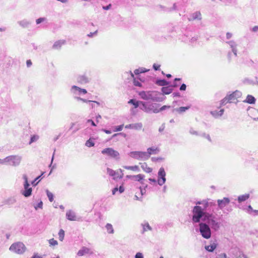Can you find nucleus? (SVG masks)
<instances>
[{
    "label": "nucleus",
    "instance_id": "obj_1",
    "mask_svg": "<svg viewBox=\"0 0 258 258\" xmlns=\"http://www.w3.org/2000/svg\"><path fill=\"white\" fill-rule=\"evenodd\" d=\"M195 211L193 223H197L203 221L207 223L210 228L215 231L219 229L220 223L216 221V216L214 214V211L204 212L201 210L200 208H196Z\"/></svg>",
    "mask_w": 258,
    "mask_h": 258
},
{
    "label": "nucleus",
    "instance_id": "obj_2",
    "mask_svg": "<svg viewBox=\"0 0 258 258\" xmlns=\"http://www.w3.org/2000/svg\"><path fill=\"white\" fill-rule=\"evenodd\" d=\"M196 206H194L192 210V221L194 222V216L196 214L195 208H200L201 210L204 212H208L209 211L214 212L216 205L215 203L210 201L209 200L198 201L196 203Z\"/></svg>",
    "mask_w": 258,
    "mask_h": 258
},
{
    "label": "nucleus",
    "instance_id": "obj_3",
    "mask_svg": "<svg viewBox=\"0 0 258 258\" xmlns=\"http://www.w3.org/2000/svg\"><path fill=\"white\" fill-rule=\"evenodd\" d=\"M139 95L144 100H153L157 101L160 98V94L159 92L155 91H141L139 93Z\"/></svg>",
    "mask_w": 258,
    "mask_h": 258
},
{
    "label": "nucleus",
    "instance_id": "obj_4",
    "mask_svg": "<svg viewBox=\"0 0 258 258\" xmlns=\"http://www.w3.org/2000/svg\"><path fill=\"white\" fill-rule=\"evenodd\" d=\"M199 230L203 237L209 239L211 236V230L209 225L205 222L199 223Z\"/></svg>",
    "mask_w": 258,
    "mask_h": 258
},
{
    "label": "nucleus",
    "instance_id": "obj_5",
    "mask_svg": "<svg viewBox=\"0 0 258 258\" xmlns=\"http://www.w3.org/2000/svg\"><path fill=\"white\" fill-rule=\"evenodd\" d=\"M130 157L138 160H146L149 159V154L146 152L132 151L129 153Z\"/></svg>",
    "mask_w": 258,
    "mask_h": 258
},
{
    "label": "nucleus",
    "instance_id": "obj_6",
    "mask_svg": "<svg viewBox=\"0 0 258 258\" xmlns=\"http://www.w3.org/2000/svg\"><path fill=\"white\" fill-rule=\"evenodd\" d=\"M10 250L17 253L22 254L26 250V247L22 242H17L11 245Z\"/></svg>",
    "mask_w": 258,
    "mask_h": 258
},
{
    "label": "nucleus",
    "instance_id": "obj_7",
    "mask_svg": "<svg viewBox=\"0 0 258 258\" xmlns=\"http://www.w3.org/2000/svg\"><path fill=\"white\" fill-rule=\"evenodd\" d=\"M107 172L110 176H112L114 180L121 179L122 178L123 175L122 170L120 169L117 171H114L112 169L107 168Z\"/></svg>",
    "mask_w": 258,
    "mask_h": 258
},
{
    "label": "nucleus",
    "instance_id": "obj_8",
    "mask_svg": "<svg viewBox=\"0 0 258 258\" xmlns=\"http://www.w3.org/2000/svg\"><path fill=\"white\" fill-rule=\"evenodd\" d=\"M23 178L25 180L24 184L25 190L22 192V194L25 197H29L32 194V188L29 187L30 185L28 183V178L26 175H24Z\"/></svg>",
    "mask_w": 258,
    "mask_h": 258
},
{
    "label": "nucleus",
    "instance_id": "obj_9",
    "mask_svg": "<svg viewBox=\"0 0 258 258\" xmlns=\"http://www.w3.org/2000/svg\"><path fill=\"white\" fill-rule=\"evenodd\" d=\"M103 154H107L112 158H116L119 156V153L111 148H107L101 151Z\"/></svg>",
    "mask_w": 258,
    "mask_h": 258
},
{
    "label": "nucleus",
    "instance_id": "obj_10",
    "mask_svg": "<svg viewBox=\"0 0 258 258\" xmlns=\"http://www.w3.org/2000/svg\"><path fill=\"white\" fill-rule=\"evenodd\" d=\"M230 202V199L226 197H225L221 200L219 199L217 201L218 208L220 210H222L225 207L229 204Z\"/></svg>",
    "mask_w": 258,
    "mask_h": 258
},
{
    "label": "nucleus",
    "instance_id": "obj_11",
    "mask_svg": "<svg viewBox=\"0 0 258 258\" xmlns=\"http://www.w3.org/2000/svg\"><path fill=\"white\" fill-rule=\"evenodd\" d=\"M128 103L129 104H132L133 105H134L135 108H137V107H138L139 106V104H142L143 106V108L142 109L146 112H147L148 111V109H147V106H146V104L143 102L137 101L134 99H131L128 102Z\"/></svg>",
    "mask_w": 258,
    "mask_h": 258
},
{
    "label": "nucleus",
    "instance_id": "obj_12",
    "mask_svg": "<svg viewBox=\"0 0 258 258\" xmlns=\"http://www.w3.org/2000/svg\"><path fill=\"white\" fill-rule=\"evenodd\" d=\"M147 109L148 110L147 112L152 111L154 113L159 112L161 110V108L160 107V105L156 103H153L150 105V107H147Z\"/></svg>",
    "mask_w": 258,
    "mask_h": 258
},
{
    "label": "nucleus",
    "instance_id": "obj_13",
    "mask_svg": "<svg viewBox=\"0 0 258 258\" xmlns=\"http://www.w3.org/2000/svg\"><path fill=\"white\" fill-rule=\"evenodd\" d=\"M144 177H145V176L141 174H138L136 175H128L126 176L127 178L131 179L135 181H140V182L142 181L144 179Z\"/></svg>",
    "mask_w": 258,
    "mask_h": 258
},
{
    "label": "nucleus",
    "instance_id": "obj_14",
    "mask_svg": "<svg viewBox=\"0 0 258 258\" xmlns=\"http://www.w3.org/2000/svg\"><path fill=\"white\" fill-rule=\"evenodd\" d=\"M227 44H228L231 48L232 52L233 53L234 55L235 56H237V50L236 48L237 44H236L235 42L233 40H230L229 41L226 42Z\"/></svg>",
    "mask_w": 258,
    "mask_h": 258
},
{
    "label": "nucleus",
    "instance_id": "obj_15",
    "mask_svg": "<svg viewBox=\"0 0 258 258\" xmlns=\"http://www.w3.org/2000/svg\"><path fill=\"white\" fill-rule=\"evenodd\" d=\"M242 95V93L240 91L236 90L233 92L232 93L228 95L229 99L232 100H234L237 99V98H240Z\"/></svg>",
    "mask_w": 258,
    "mask_h": 258
},
{
    "label": "nucleus",
    "instance_id": "obj_16",
    "mask_svg": "<svg viewBox=\"0 0 258 258\" xmlns=\"http://www.w3.org/2000/svg\"><path fill=\"white\" fill-rule=\"evenodd\" d=\"M217 245V241L215 240L214 241H211L210 245L205 246V249L209 252H213L216 248Z\"/></svg>",
    "mask_w": 258,
    "mask_h": 258
},
{
    "label": "nucleus",
    "instance_id": "obj_17",
    "mask_svg": "<svg viewBox=\"0 0 258 258\" xmlns=\"http://www.w3.org/2000/svg\"><path fill=\"white\" fill-rule=\"evenodd\" d=\"M139 164L142 170L146 173H150L152 171V168L150 167L146 162H140Z\"/></svg>",
    "mask_w": 258,
    "mask_h": 258
},
{
    "label": "nucleus",
    "instance_id": "obj_18",
    "mask_svg": "<svg viewBox=\"0 0 258 258\" xmlns=\"http://www.w3.org/2000/svg\"><path fill=\"white\" fill-rule=\"evenodd\" d=\"M202 19V15L200 12H196L193 13L191 15V18H189V21H192L195 20H201Z\"/></svg>",
    "mask_w": 258,
    "mask_h": 258
},
{
    "label": "nucleus",
    "instance_id": "obj_19",
    "mask_svg": "<svg viewBox=\"0 0 258 258\" xmlns=\"http://www.w3.org/2000/svg\"><path fill=\"white\" fill-rule=\"evenodd\" d=\"M90 252V250L89 248L86 247H83L80 250H79L78 252V255L79 256H83L86 254H88Z\"/></svg>",
    "mask_w": 258,
    "mask_h": 258
},
{
    "label": "nucleus",
    "instance_id": "obj_20",
    "mask_svg": "<svg viewBox=\"0 0 258 258\" xmlns=\"http://www.w3.org/2000/svg\"><path fill=\"white\" fill-rule=\"evenodd\" d=\"M159 149H158L157 148H149L147 149V152H146V153L149 154V158L151 155L156 154L159 152Z\"/></svg>",
    "mask_w": 258,
    "mask_h": 258
},
{
    "label": "nucleus",
    "instance_id": "obj_21",
    "mask_svg": "<svg viewBox=\"0 0 258 258\" xmlns=\"http://www.w3.org/2000/svg\"><path fill=\"white\" fill-rule=\"evenodd\" d=\"M190 107V106H187L185 107H180L179 108H174L173 111H176L179 114H181L186 110H188Z\"/></svg>",
    "mask_w": 258,
    "mask_h": 258
},
{
    "label": "nucleus",
    "instance_id": "obj_22",
    "mask_svg": "<svg viewBox=\"0 0 258 258\" xmlns=\"http://www.w3.org/2000/svg\"><path fill=\"white\" fill-rule=\"evenodd\" d=\"M66 216L68 220L75 221L76 220V216L75 213L72 211H69L67 212Z\"/></svg>",
    "mask_w": 258,
    "mask_h": 258
},
{
    "label": "nucleus",
    "instance_id": "obj_23",
    "mask_svg": "<svg viewBox=\"0 0 258 258\" xmlns=\"http://www.w3.org/2000/svg\"><path fill=\"white\" fill-rule=\"evenodd\" d=\"M255 98L252 95H248L246 97V99L244 101V102H246L249 104H254L255 102Z\"/></svg>",
    "mask_w": 258,
    "mask_h": 258
},
{
    "label": "nucleus",
    "instance_id": "obj_24",
    "mask_svg": "<svg viewBox=\"0 0 258 258\" xmlns=\"http://www.w3.org/2000/svg\"><path fill=\"white\" fill-rule=\"evenodd\" d=\"M173 89L172 86L169 85L167 87H162V95L163 94H169L172 92Z\"/></svg>",
    "mask_w": 258,
    "mask_h": 258
},
{
    "label": "nucleus",
    "instance_id": "obj_25",
    "mask_svg": "<svg viewBox=\"0 0 258 258\" xmlns=\"http://www.w3.org/2000/svg\"><path fill=\"white\" fill-rule=\"evenodd\" d=\"M124 168L134 172H139L140 171L139 167L138 165L125 166H124Z\"/></svg>",
    "mask_w": 258,
    "mask_h": 258
},
{
    "label": "nucleus",
    "instance_id": "obj_26",
    "mask_svg": "<svg viewBox=\"0 0 258 258\" xmlns=\"http://www.w3.org/2000/svg\"><path fill=\"white\" fill-rule=\"evenodd\" d=\"M249 198V194H245L243 195L239 196L237 198V201L238 203H241L242 202L245 201Z\"/></svg>",
    "mask_w": 258,
    "mask_h": 258
},
{
    "label": "nucleus",
    "instance_id": "obj_27",
    "mask_svg": "<svg viewBox=\"0 0 258 258\" xmlns=\"http://www.w3.org/2000/svg\"><path fill=\"white\" fill-rule=\"evenodd\" d=\"M232 258H248L246 255L242 253L241 251H237L235 253H233Z\"/></svg>",
    "mask_w": 258,
    "mask_h": 258
},
{
    "label": "nucleus",
    "instance_id": "obj_28",
    "mask_svg": "<svg viewBox=\"0 0 258 258\" xmlns=\"http://www.w3.org/2000/svg\"><path fill=\"white\" fill-rule=\"evenodd\" d=\"M64 41H57L54 43L53 45V47L55 49L59 48L64 43Z\"/></svg>",
    "mask_w": 258,
    "mask_h": 258
},
{
    "label": "nucleus",
    "instance_id": "obj_29",
    "mask_svg": "<svg viewBox=\"0 0 258 258\" xmlns=\"http://www.w3.org/2000/svg\"><path fill=\"white\" fill-rule=\"evenodd\" d=\"M251 114L253 115V119L255 120H258V109L253 108Z\"/></svg>",
    "mask_w": 258,
    "mask_h": 258
},
{
    "label": "nucleus",
    "instance_id": "obj_30",
    "mask_svg": "<svg viewBox=\"0 0 258 258\" xmlns=\"http://www.w3.org/2000/svg\"><path fill=\"white\" fill-rule=\"evenodd\" d=\"M231 100L229 99V96L227 95L221 101V105H224L228 102H231Z\"/></svg>",
    "mask_w": 258,
    "mask_h": 258
},
{
    "label": "nucleus",
    "instance_id": "obj_31",
    "mask_svg": "<svg viewBox=\"0 0 258 258\" xmlns=\"http://www.w3.org/2000/svg\"><path fill=\"white\" fill-rule=\"evenodd\" d=\"M106 228L107 230V232L109 233H113V228L111 224H107L106 225Z\"/></svg>",
    "mask_w": 258,
    "mask_h": 258
},
{
    "label": "nucleus",
    "instance_id": "obj_32",
    "mask_svg": "<svg viewBox=\"0 0 258 258\" xmlns=\"http://www.w3.org/2000/svg\"><path fill=\"white\" fill-rule=\"evenodd\" d=\"M73 88L78 90L80 93H82L84 94L87 93V91L86 89L80 88L76 86H73Z\"/></svg>",
    "mask_w": 258,
    "mask_h": 258
},
{
    "label": "nucleus",
    "instance_id": "obj_33",
    "mask_svg": "<svg viewBox=\"0 0 258 258\" xmlns=\"http://www.w3.org/2000/svg\"><path fill=\"white\" fill-rule=\"evenodd\" d=\"M131 76L134 79L133 83H134V85L136 86L141 87L142 86L141 83L140 82H139L138 81L136 80V79L134 77V75L133 73L131 74Z\"/></svg>",
    "mask_w": 258,
    "mask_h": 258
},
{
    "label": "nucleus",
    "instance_id": "obj_34",
    "mask_svg": "<svg viewBox=\"0 0 258 258\" xmlns=\"http://www.w3.org/2000/svg\"><path fill=\"white\" fill-rule=\"evenodd\" d=\"M47 196L48 198V199L50 202H52L53 201V195L52 193L50 192L49 190H46Z\"/></svg>",
    "mask_w": 258,
    "mask_h": 258
},
{
    "label": "nucleus",
    "instance_id": "obj_35",
    "mask_svg": "<svg viewBox=\"0 0 258 258\" xmlns=\"http://www.w3.org/2000/svg\"><path fill=\"white\" fill-rule=\"evenodd\" d=\"M59 239L60 241H62L64 236V231L62 229H60L58 233Z\"/></svg>",
    "mask_w": 258,
    "mask_h": 258
},
{
    "label": "nucleus",
    "instance_id": "obj_36",
    "mask_svg": "<svg viewBox=\"0 0 258 258\" xmlns=\"http://www.w3.org/2000/svg\"><path fill=\"white\" fill-rule=\"evenodd\" d=\"M94 145V143L90 139L87 140L85 143V145L88 147H93Z\"/></svg>",
    "mask_w": 258,
    "mask_h": 258
},
{
    "label": "nucleus",
    "instance_id": "obj_37",
    "mask_svg": "<svg viewBox=\"0 0 258 258\" xmlns=\"http://www.w3.org/2000/svg\"><path fill=\"white\" fill-rule=\"evenodd\" d=\"M224 111V109H221L219 111H212L211 114L213 115H215V112H216L218 114V116H221L223 114Z\"/></svg>",
    "mask_w": 258,
    "mask_h": 258
},
{
    "label": "nucleus",
    "instance_id": "obj_38",
    "mask_svg": "<svg viewBox=\"0 0 258 258\" xmlns=\"http://www.w3.org/2000/svg\"><path fill=\"white\" fill-rule=\"evenodd\" d=\"M78 99L80 100H81V101H82L84 102H93L94 103H96L98 106H99L100 105V103L98 102H97V101H91V100H86L85 99L81 98H78Z\"/></svg>",
    "mask_w": 258,
    "mask_h": 258
},
{
    "label": "nucleus",
    "instance_id": "obj_39",
    "mask_svg": "<svg viewBox=\"0 0 258 258\" xmlns=\"http://www.w3.org/2000/svg\"><path fill=\"white\" fill-rule=\"evenodd\" d=\"M49 243L50 245L55 246L57 244V242L56 240H54V238L50 239L49 240Z\"/></svg>",
    "mask_w": 258,
    "mask_h": 258
},
{
    "label": "nucleus",
    "instance_id": "obj_40",
    "mask_svg": "<svg viewBox=\"0 0 258 258\" xmlns=\"http://www.w3.org/2000/svg\"><path fill=\"white\" fill-rule=\"evenodd\" d=\"M79 81L81 83H86L88 81V79L86 77L81 76L79 78Z\"/></svg>",
    "mask_w": 258,
    "mask_h": 258
},
{
    "label": "nucleus",
    "instance_id": "obj_41",
    "mask_svg": "<svg viewBox=\"0 0 258 258\" xmlns=\"http://www.w3.org/2000/svg\"><path fill=\"white\" fill-rule=\"evenodd\" d=\"M143 229H144V231H148V230H151V228L150 227V226L149 225V224L147 223V224H145V225H144V226H143Z\"/></svg>",
    "mask_w": 258,
    "mask_h": 258
},
{
    "label": "nucleus",
    "instance_id": "obj_42",
    "mask_svg": "<svg viewBox=\"0 0 258 258\" xmlns=\"http://www.w3.org/2000/svg\"><path fill=\"white\" fill-rule=\"evenodd\" d=\"M189 133L191 135H194L196 136H199V134L198 132L195 131L192 128H190L189 130Z\"/></svg>",
    "mask_w": 258,
    "mask_h": 258
},
{
    "label": "nucleus",
    "instance_id": "obj_43",
    "mask_svg": "<svg viewBox=\"0 0 258 258\" xmlns=\"http://www.w3.org/2000/svg\"><path fill=\"white\" fill-rule=\"evenodd\" d=\"M165 175L166 173L164 171V169L162 168V184L164 183L166 181Z\"/></svg>",
    "mask_w": 258,
    "mask_h": 258
},
{
    "label": "nucleus",
    "instance_id": "obj_44",
    "mask_svg": "<svg viewBox=\"0 0 258 258\" xmlns=\"http://www.w3.org/2000/svg\"><path fill=\"white\" fill-rule=\"evenodd\" d=\"M170 82L165 80V79H162V87H165L166 86L170 85Z\"/></svg>",
    "mask_w": 258,
    "mask_h": 258
},
{
    "label": "nucleus",
    "instance_id": "obj_45",
    "mask_svg": "<svg viewBox=\"0 0 258 258\" xmlns=\"http://www.w3.org/2000/svg\"><path fill=\"white\" fill-rule=\"evenodd\" d=\"M123 127V125H118L116 127L115 130L114 131V132L120 131L122 130Z\"/></svg>",
    "mask_w": 258,
    "mask_h": 258
},
{
    "label": "nucleus",
    "instance_id": "obj_46",
    "mask_svg": "<svg viewBox=\"0 0 258 258\" xmlns=\"http://www.w3.org/2000/svg\"><path fill=\"white\" fill-rule=\"evenodd\" d=\"M16 156H10L6 158V160L7 161H11L14 160L16 159Z\"/></svg>",
    "mask_w": 258,
    "mask_h": 258
},
{
    "label": "nucleus",
    "instance_id": "obj_47",
    "mask_svg": "<svg viewBox=\"0 0 258 258\" xmlns=\"http://www.w3.org/2000/svg\"><path fill=\"white\" fill-rule=\"evenodd\" d=\"M186 86L185 84H181V85L180 86V88H179V90L181 91H185L186 90Z\"/></svg>",
    "mask_w": 258,
    "mask_h": 258
},
{
    "label": "nucleus",
    "instance_id": "obj_48",
    "mask_svg": "<svg viewBox=\"0 0 258 258\" xmlns=\"http://www.w3.org/2000/svg\"><path fill=\"white\" fill-rule=\"evenodd\" d=\"M135 258H143V256L142 253L138 252L136 253Z\"/></svg>",
    "mask_w": 258,
    "mask_h": 258
},
{
    "label": "nucleus",
    "instance_id": "obj_49",
    "mask_svg": "<svg viewBox=\"0 0 258 258\" xmlns=\"http://www.w3.org/2000/svg\"><path fill=\"white\" fill-rule=\"evenodd\" d=\"M158 176H159V178H158V184L160 185V183L159 182V181H160V178H161V168H160L159 170V171H158Z\"/></svg>",
    "mask_w": 258,
    "mask_h": 258
},
{
    "label": "nucleus",
    "instance_id": "obj_50",
    "mask_svg": "<svg viewBox=\"0 0 258 258\" xmlns=\"http://www.w3.org/2000/svg\"><path fill=\"white\" fill-rule=\"evenodd\" d=\"M160 67V65H159V64H154V65H153V68L156 71L159 70Z\"/></svg>",
    "mask_w": 258,
    "mask_h": 258
},
{
    "label": "nucleus",
    "instance_id": "obj_51",
    "mask_svg": "<svg viewBox=\"0 0 258 258\" xmlns=\"http://www.w3.org/2000/svg\"><path fill=\"white\" fill-rule=\"evenodd\" d=\"M37 137L35 136H33V137H32L31 138V140H30V144L32 143V142H35L37 140Z\"/></svg>",
    "mask_w": 258,
    "mask_h": 258
},
{
    "label": "nucleus",
    "instance_id": "obj_52",
    "mask_svg": "<svg viewBox=\"0 0 258 258\" xmlns=\"http://www.w3.org/2000/svg\"><path fill=\"white\" fill-rule=\"evenodd\" d=\"M232 36V34L230 32H227L226 33V38L227 39H230Z\"/></svg>",
    "mask_w": 258,
    "mask_h": 258
},
{
    "label": "nucleus",
    "instance_id": "obj_53",
    "mask_svg": "<svg viewBox=\"0 0 258 258\" xmlns=\"http://www.w3.org/2000/svg\"><path fill=\"white\" fill-rule=\"evenodd\" d=\"M44 20V19L43 18H39L37 20H36V23L37 24L41 23L42 22H43V21Z\"/></svg>",
    "mask_w": 258,
    "mask_h": 258
},
{
    "label": "nucleus",
    "instance_id": "obj_54",
    "mask_svg": "<svg viewBox=\"0 0 258 258\" xmlns=\"http://www.w3.org/2000/svg\"><path fill=\"white\" fill-rule=\"evenodd\" d=\"M251 31L254 32H256L258 31V26H254L252 29Z\"/></svg>",
    "mask_w": 258,
    "mask_h": 258
},
{
    "label": "nucleus",
    "instance_id": "obj_55",
    "mask_svg": "<svg viewBox=\"0 0 258 258\" xmlns=\"http://www.w3.org/2000/svg\"><path fill=\"white\" fill-rule=\"evenodd\" d=\"M253 216L257 215H258V210H253V211L251 212V214Z\"/></svg>",
    "mask_w": 258,
    "mask_h": 258
},
{
    "label": "nucleus",
    "instance_id": "obj_56",
    "mask_svg": "<svg viewBox=\"0 0 258 258\" xmlns=\"http://www.w3.org/2000/svg\"><path fill=\"white\" fill-rule=\"evenodd\" d=\"M248 212L249 213V214H251V212L253 211V209L251 207V206L250 205H249L248 206Z\"/></svg>",
    "mask_w": 258,
    "mask_h": 258
},
{
    "label": "nucleus",
    "instance_id": "obj_57",
    "mask_svg": "<svg viewBox=\"0 0 258 258\" xmlns=\"http://www.w3.org/2000/svg\"><path fill=\"white\" fill-rule=\"evenodd\" d=\"M26 63L28 67H30L32 65V62L30 59L27 60Z\"/></svg>",
    "mask_w": 258,
    "mask_h": 258
},
{
    "label": "nucleus",
    "instance_id": "obj_58",
    "mask_svg": "<svg viewBox=\"0 0 258 258\" xmlns=\"http://www.w3.org/2000/svg\"><path fill=\"white\" fill-rule=\"evenodd\" d=\"M172 95L174 97H180V93L179 92H174L172 94Z\"/></svg>",
    "mask_w": 258,
    "mask_h": 258
},
{
    "label": "nucleus",
    "instance_id": "obj_59",
    "mask_svg": "<svg viewBox=\"0 0 258 258\" xmlns=\"http://www.w3.org/2000/svg\"><path fill=\"white\" fill-rule=\"evenodd\" d=\"M111 5L109 4L108 6H107L106 7H103V9L105 10H108L111 8Z\"/></svg>",
    "mask_w": 258,
    "mask_h": 258
},
{
    "label": "nucleus",
    "instance_id": "obj_60",
    "mask_svg": "<svg viewBox=\"0 0 258 258\" xmlns=\"http://www.w3.org/2000/svg\"><path fill=\"white\" fill-rule=\"evenodd\" d=\"M171 86H172V88H174V87H176L178 86V84L176 83V82L174 81V82L171 84V85H170Z\"/></svg>",
    "mask_w": 258,
    "mask_h": 258
},
{
    "label": "nucleus",
    "instance_id": "obj_61",
    "mask_svg": "<svg viewBox=\"0 0 258 258\" xmlns=\"http://www.w3.org/2000/svg\"><path fill=\"white\" fill-rule=\"evenodd\" d=\"M197 39H198V37H192L191 38L190 41H191V42H193L194 41H196Z\"/></svg>",
    "mask_w": 258,
    "mask_h": 258
},
{
    "label": "nucleus",
    "instance_id": "obj_62",
    "mask_svg": "<svg viewBox=\"0 0 258 258\" xmlns=\"http://www.w3.org/2000/svg\"><path fill=\"white\" fill-rule=\"evenodd\" d=\"M102 131L105 132L106 134H110L111 133V131H109V130H105V129H103Z\"/></svg>",
    "mask_w": 258,
    "mask_h": 258
},
{
    "label": "nucleus",
    "instance_id": "obj_63",
    "mask_svg": "<svg viewBox=\"0 0 258 258\" xmlns=\"http://www.w3.org/2000/svg\"><path fill=\"white\" fill-rule=\"evenodd\" d=\"M205 138H206L209 141L212 142V140H211V137L209 134H207V135L206 136V137H205Z\"/></svg>",
    "mask_w": 258,
    "mask_h": 258
},
{
    "label": "nucleus",
    "instance_id": "obj_64",
    "mask_svg": "<svg viewBox=\"0 0 258 258\" xmlns=\"http://www.w3.org/2000/svg\"><path fill=\"white\" fill-rule=\"evenodd\" d=\"M32 258H42V257L38 254H35L33 256Z\"/></svg>",
    "mask_w": 258,
    "mask_h": 258
}]
</instances>
